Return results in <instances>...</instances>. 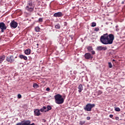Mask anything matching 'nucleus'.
<instances>
[{"label": "nucleus", "mask_w": 125, "mask_h": 125, "mask_svg": "<svg viewBox=\"0 0 125 125\" xmlns=\"http://www.w3.org/2000/svg\"><path fill=\"white\" fill-rule=\"evenodd\" d=\"M31 124V123H29V125H31V124Z\"/></svg>", "instance_id": "44"}, {"label": "nucleus", "mask_w": 125, "mask_h": 125, "mask_svg": "<svg viewBox=\"0 0 125 125\" xmlns=\"http://www.w3.org/2000/svg\"><path fill=\"white\" fill-rule=\"evenodd\" d=\"M86 120H87V121H89V120H90V117H89V116L87 117Z\"/></svg>", "instance_id": "32"}, {"label": "nucleus", "mask_w": 125, "mask_h": 125, "mask_svg": "<svg viewBox=\"0 0 125 125\" xmlns=\"http://www.w3.org/2000/svg\"><path fill=\"white\" fill-rule=\"evenodd\" d=\"M24 53L26 55H30L31 54V49L28 48L24 51Z\"/></svg>", "instance_id": "14"}, {"label": "nucleus", "mask_w": 125, "mask_h": 125, "mask_svg": "<svg viewBox=\"0 0 125 125\" xmlns=\"http://www.w3.org/2000/svg\"><path fill=\"white\" fill-rule=\"evenodd\" d=\"M78 91L79 93H81L82 91H83V84H80V85L78 86Z\"/></svg>", "instance_id": "16"}, {"label": "nucleus", "mask_w": 125, "mask_h": 125, "mask_svg": "<svg viewBox=\"0 0 125 125\" xmlns=\"http://www.w3.org/2000/svg\"><path fill=\"white\" fill-rule=\"evenodd\" d=\"M96 26V23L95 22H93L91 23V27H95Z\"/></svg>", "instance_id": "26"}, {"label": "nucleus", "mask_w": 125, "mask_h": 125, "mask_svg": "<svg viewBox=\"0 0 125 125\" xmlns=\"http://www.w3.org/2000/svg\"><path fill=\"white\" fill-rule=\"evenodd\" d=\"M52 109V107L50 105H47V109L45 110V112L46 113V112H48V111H50V110H51Z\"/></svg>", "instance_id": "19"}, {"label": "nucleus", "mask_w": 125, "mask_h": 125, "mask_svg": "<svg viewBox=\"0 0 125 125\" xmlns=\"http://www.w3.org/2000/svg\"><path fill=\"white\" fill-rule=\"evenodd\" d=\"M105 24H106V25H108V24H109V22H106L105 23Z\"/></svg>", "instance_id": "40"}, {"label": "nucleus", "mask_w": 125, "mask_h": 125, "mask_svg": "<svg viewBox=\"0 0 125 125\" xmlns=\"http://www.w3.org/2000/svg\"><path fill=\"white\" fill-rule=\"evenodd\" d=\"M45 110H47V107L46 106H43L40 109L41 112H45Z\"/></svg>", "instance_id": "18"}, {"label": "nucleus", "mask_w": 125, "mask_h": 125, "mask_svg": "<svg viewBox=\"0 0 125 125\" xmlns=\"http://www.w3.org/2000/svg\"><path fill=\"white\" fill-rule=\"evenodd\" d=\"M116 31L117 32H119V31H120V29H119V28H116Z\"/></svg>", "instance_id": "38"}, {"label": "nucleus", "mask_w": 125, "mask_h": 125, "mask_svg": "<svg viewBox=\"0 0 125 125\" xmlns=\"http://www.w3.org/2000/svg\"><path fill=\"white\" fill-rule=\"evenodd\" d=\"M84 57L87 60H92L93 56L90 53H86L84 55Z\"/></svg>", "instance_id": "6"}, {"label": "nucleus", "mask_w": 125, "mask_h": 125, "mask_svg": "<svg viewBox=\"0 0 125 125\" xmlns=\"http://www.w3.org/2000/svg\"><path fill=\"white\" fill-rule=\"evenodd\" d=\"M55 27L56 28V29H60V28H61V25H60V24L59 23H57L55 25Z\"/></svg>", "instance_id": "20"}, {"label": "nucleus", "mask_w": 125, "mask_h": 125, "mask_svg": "<svg viewBox=\"0 0 125 125\" xmlns=\"http://www.w3.org/2000/svg\"><path fill=\"white\" fill-rule=\"evenodd\" d=\"M19 57L20 59H23V60H27L28 59L27 56H25L24 55H20Z\"/></svg>", "instance_id": "15"}, {"label": "nucleus", "mask_w": 125, "mask_h": 125, "mask_svg": "<svg viewBox=\"0 0 125 125\" xmlns=\"http://www.w3.org/2000/svg\"><path fill=\"white\" fill-rule=\"evenodd\" d=\"M42 122H43V123H46V120H45V119H42Z\"/></svg>", "instance_id": "33"}, {"label": "nucleus", "mask_w": 125, "mask_h": 125, "mask_svg": "<svg viewBox=\"0 0 125 125\" xmlns=\"http://www.w3.org/2000/svg\"><path fill=\"white\" fill-rule=\"evenodd\" d=\"M40 30H41V28L39 26H37L35 28V30L36 32H40Z\"/></svg>", "instance_id": "22"}, {"label": "nucleus", "mask_w": 125, "mask_h": 125, "mask_svg": "<svg viewBox=\"0 0 125 125\" xmlns=\"http://www.w3.org/2000/svg\"><path fill=\"white\" fill-rule=\"evenodd\" d=\"M10 26L11 28H13V29H15L17 28V26H18V23H17V22L13 21L10 23Z\"/></svg>", "instance_id": "8"}, {"label": "nucleus", "mask_w": 125, "mask_h": 125, "mask_svg": "<svg viewBox=\"0 0 125 125\" xmlns=\"http://www.w3.org/2000/svg\"><path fill=\"white\" fill-rule=\"evenodd\" d=\"M67 24L68 23H67V22L66 21L64 22V26H67Z\"/></svg>", "instance_id": "34"}, {"label": "nucleus", "mask_w": 125, "mask_h": 125, "mask_svg": "<svg viewBox=\"0 0 125 125\" xmlns=\"http://www.w3.org/2000/svg\"><path fill=\"white\" fill-rule=\"evenodd\" d=\"M115 111H116V112H120L121 111V109L120 108V107H116L115 108Z\"/></svg>", "instance_id": "24"}, {"label": "nucleus", "mask_w": 125, "mask_h": 125, "mask_svg": "<svg viewBox=\"0 0 125 125\" xmlns=\"http://www.w3.org/2000/svg\"><path fill=\"white\" fill-rule=\"evenodd\" d=\"M113 114H110L109 115V118H113Z\"/></svg>", "instance_id": "36"}, {"label": "nucleus", "mask_w": 125, "mask_h": 125, "mask_svg": "<svg viewBox=\"0 0 125 125\" xmlns=\"http://www.w3.org/2000/svg\"><path fill=\"white\" fill-rule=\"evenodd\" d=\"M71 40H73V37H71Z\"/></svg>", "instance_id": "46"}, {"label": "nucleus", "mask_w": 125, "mask_h": 125, "mask_svg": "<svg viewBox=\"0 0 125 125\" xmlns=\"http://www.w3.org/2000/svg\"><path fill=\"white\" fill-rule=\"evenodd\" d=\"M37 45L38 46H39V44H37Z\"/></svg>", "instance_id": "45"}, {"label": "nucleus", "mask_w": 125, "mask_h": 125, "mask_svg": "<svg viewBox=\"0 0 125 125\" xmlns=\"http://www.w3.org/2000/svg\"><path fill=\"white\" fill-rule=\"evenodd\" d=\"M100 40L103 44H112L115 40V36L113 34L108 35V33H106L102 35Z\"/></svg>", "instance_id": "1"}, {"label": "nucleus", "mask_w": 125, "mask_h": 125, "mask_svg": "<svg viewBox=\"0 0 125 125\" xmlns=\"http://www.w3.org/2000/svg\"><path fill=\"white\" fill-rule=\"evenodd\" d=\"M108 67L109 68H112V67H113V65H112V63H111L110 62H108Z\"/></svg>", "instance_id": "28"}, {"label": "nucleus", "mask_w": 125, "mask_h": 125, "mask_svg": "<svg viewBox=\"0 0 125 125\" xmlns=\"http://www.w3.org/2000/svg\"><path fill=\"white\" fill-rule=\"evenodd\" d=\"M31 125H35V123H32V124H31Z\"/></svg>", "instance_id": "43"}, {"label": "nucleus", "mask_w": 125, "mask_h": 125, "mask_svg": "<svg viewBox=\"0 0 125 125\" xmlns=\"http://www.w3.org/2000/svg\"><path fill=\"white\" fill-rule=\"evenodd\" d=\"M6 26L5 24L3 22L0 23V29H1V32L3 33L4 32V30H6Z\"/></svg>", "instance_id": "9"}, {"label": "nucleus", "mask_w": 125, "mask_h": 125, "mask_svg": "<svg viewBox=\"0 0 125 125\" xmlns=\"http://www.w3.org/2000/svg\"><path fill=\"white\" fill-rule=\"evenodd\" d=\"M112 61H113V62H115V60L114 59H113V60H112Z\"/></svg>", "instance_id": "42"}, {"label": "nucleus", "mask_w": 125, "mask_h": 125, "mask_svg": "<svg viewBox=\"0 0 125 125\" xmlns=\"http://www.w3.org/2000/svg\"><path fill=\"white\" fill-rule=\"evenodd\" d=\"M33 87H34V88H38V87H39V85L38 84V83H34L33 84Z\"/></svg>", "instance_id": "21"}, {"label": "nucleus", "mask_w": 125, "mask_h": 125, "mask_svg": "<svg viewBox=\"0 0 125 125\" xmlns=\"http://www.w3.org/2000/svg\"><path fill=\"white\" fill-rule=\"evenodd\" d=\"M5 59V56L3 55L0 56V63H2L3 60Z\"/></svg>", "instance_id": "17"}, {"label": "nucleus", "mask_w": 125, "mask_h": 125, "mask_svg": "<svg viewBox=\"0 0 125 125\" xmlns=\"http://www.w3.org/2000/svg\"><path fill=\"white\" fill-rule=\"evenodd\" d=\"M115 28H116V29L119 28V25H116Z\"/></svg>", "instance_id": "39"}, {"label": "nucleus", "mask_w": 125, "mask_h": 125, "mask_svg": "<svg viewBox=\"0 0 125 125\" xmlns=\"http://www.w3.org/2000/svg\"><path fill=\"white\" fill-rule=\"evenodd\" d=\"M113 119V120H115V118H112Z\"/></svg>", "instance_id": "47"}, {"label": "nucleus", "mask_w": 125, "mask_h": 125, "mask_svg": "<svg viewBox=\"0 0 125 125\" xmlns=\"http://www.w3.org/2000/svg\"><path fill=\"white\" fill-rule=\"evenodd\" d=\"M114 91H118V89L117 88H114Z\"/></svg>", "instance_id": "37"}, {"label": "nucleus", "mask_w": 125, "mask_h": 125, "mask_svg": "<svg viewBox=\"0 0 125 125\" xmlns=\"http://www.w3.org/2000/svg\"><path fill=\"white\" fill-rule=\"evenodd\" d=\"M46 90V91H49V90H50V88L49 87H47Z\"/></svg>", "instance_id": "31"}, {"label": "nucleus", "mask_w": 125, "mask_h": 125, "mask_svg": "<svg viewBox=\"0 0 125 125\" xmlns=\"http://www.w3.org/2000/svg\"><path fill=\"white\" fill-rule=\"evenodd\" d=\"M18 98L19 99H20L22 98V95H21V94H19L18 95Z\"/></svg>", "instance_id": "29"}, {"label": "nucleus", "mask_w": 125, "mask_h": 125, "mask_svg": "<svg viewBox=\"0 0 125 125\" xmlns=\"http://www.w3.org/2000/svg\"><path fill=\"white\" fill-rule=\"evenodd\" d=\"M34 8H35V4L34 2L32 1V0H30L27 2V5L26 6L25 9L28 12H33L34 11Z\"/></svg>", "instance_id": "2"}, {"label": "nucleus", "mask_w": 125, "mask_h": 125, "mask_svg": "<svg viewBox=\"0 0 125 125\" xmlns=\"http://www.w3.org/2000/svg\"><path fill=\"white\" fill-rule=\"evenodd\" d=\"M96 50L98 51H101V50H107V47H103L102 46H99L97 47Z\"/></svg>", "instance_id": "12"}, {"label": "nucleus", "mask_w": 125, "mask_h": 125, "mask_svg": "<svg viewBox=\"0 0 125 125\" xmlns=\"http://www.w3.org/2000/svg\"><path fill=\"white\" fill-rule=\"evenodd\" d=\"M124 3H125V2L122 1V4H124Z\"/></svg>", "instance_id": "41"}, {"label": "nucleus", "mask_w": 125, "mask_h": 125, "mask_svg": "<svg viewBox=\"0 0 125 125\" xmlns=\"http://www.w3.org/2000/svg\"><path fill=\"white\" fill-rule=\"evenodd\" d=\"M29 124H31V121L30 120H25L22 121L21 123H18L16 125H28Z\"/></svg>", "instance_id": "7"}, {"label": "nucleus", "mask_w": 125, "mask_h": 125, "mask_svg": "<svg viewBox=\"0 0 125 125\" xmlns=\"http://www.w3.org/2000/svg\"><path fill=\"white\" fill-rule=\"evenodd\" d=\"M63 15H64V14H63L62 13V12H58L54 13L53 15V16H54V17L60 18V17H62V16H63Z\"/></svg>", "instance_id": "11"}, {"label": "nucleus", "mask_w": 125, "mask_h": 125, "mask_svg": "<svg viewBox=\"0 0 125 125\" xmlns=\"http://www.w3.org/2000/svg\"><path fill=\"white\" fill-rule=\"evenodd\" d=\"M6 61L10 62L11 63L14 62H16L15 58H17V56L14 57L13 55H11L9 57H6Z\"/></svg>", "instance_id": "5"}, {"label": "nucleus", "mask_w": 125, "mask_h": 125, "mask_svg": "<svg viewBox=\"0 0 125 125\" xmlns=\"http://www.w3.org/2000/svg\"><path fill=\"white\" fill-rule=\"evenodd\" d=\"M94 31H96V32H98L99 31V28L96 27L95 28Z\"/></svg>", "instance_id": "30"}, {"label": "nucleus", "mask_w": 125, "mask_h": 125, "mask_svg": "<svg viewBox=\"0 0 125 125\" xmlns=\"http://www.w3.org/2000/svg\"><path fill=\"white\" fill-rule=\"evenodd\" d=\"M87 51L88 52H91V54L92 55H94L95 54V51H93V48L92 46H89L87 47Z\"/></svg>", "instance_id": "10"}, {"label": "nucleus", "mask_w": 125, "mask_h": 125, "mask_svg": "<svg viewBox=\"0 0 125 125\" xmlns=\"http://www.w3.org/2000/svg\"><path fill=\"white\" fill-rule=\"evenodd\" d=\"M43 21V18H40L38 20V22H42Z\"/></svg>", "instance_id": "25"}, {"label": "nucleus", "mask_w": 125, "mask_h": 125, "mask_svg": "<svg viewBox=\"0 0 125 125\" xmlns=\"http://www.w3.org/2000/svg\"><path fill=\"white\" fill-rule=\"evenodd\" d=\"M103 93V92L101 90H99L98 91V95H100V94H102Z\"/></svg>", "instance_id": "27"}, {"label": "nucleus", "mask_w": 125, "mask_h": 125, "mask_svg": "<svg viewBox=\"0 0 125 125\" xmlns=\"http://www.w3.org/2000/svg\"><path fill=\"white\" fill-rule=\"evenodd\" d=\"M120 118H119V117H115V120H116V121H119V119Z\"/></svg>", "instance_id": "35"}, {"label": "nucleus", "mask_w": 125, "mask_h": 125, "mask_svg": "<svg viewBox=\"0 0 125 125\" xmlns=\"http://www.w3.org/2000/svg\"><path fill=\"white\" fill-rule=\"evenodd\" d=\"M40 111H41V110H40L39 109H35L34 111V115L37 116L38 117H39V116H40V115H41V112Z\"/></svg>", "instance_id": "13"}, {"label": "nucleus", "mask_w": 125, "mask_h": 125, "mask_svg": "<svg viewBox=\"0 0 125 125\" xmlns=\"http://www.w3.org/2000/svg\"><path fill=\"white\" fill-rule=\"evenodd\" d=\"M55 100V103L57 104H62L64 103V99L62 98V96L59 94H58L54 96Z\"/></svg>", "instance_id": "3"}, {"label": "nucleus", "mask_w": 125, "mask_h": 125, "mask_svg": "<svg viewBox=\"0 0 125 125\" xmlns=\"http://www.w3.org/2000/svg\"><path fill=\"white\" fill-rule=\"evenodd\" d=\"M84 124H85V121H80L79 122L80 125H84Z\"/></svg>", "instance_id": "23"}, {"label": "nucleus", "mask_w": 125, "mask_h": 125, "mask_svg": "<svg viewBox=\"0 0 125 125\" xmlns=\"http://www.w3.org/2000/svg\"><path fill=\"white\" fill-rule=\"evenodd\" d=\"M94 107H95V104H87L83 109L86 112H90Z\"/></svg>", "instance_id": "4"}]
</instances>
